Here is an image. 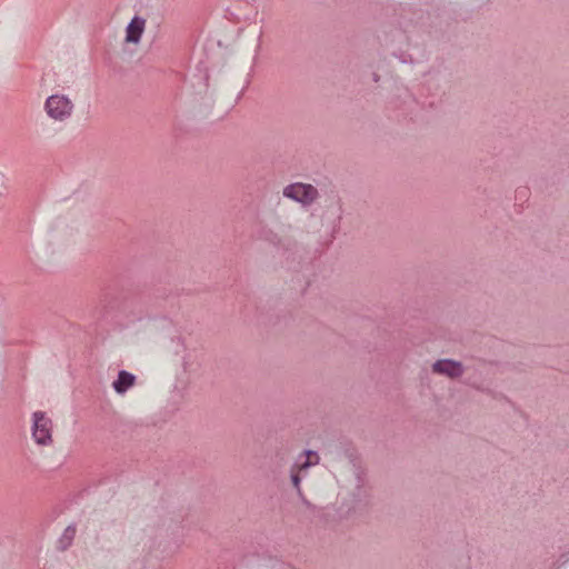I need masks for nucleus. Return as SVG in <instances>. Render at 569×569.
Segmentation results:
<instances>
[{"mask_svg":"<svg viewBox=\"0 0 569 569\" xmlns=\"http://www.w3.org/2000/svg\"><path fill=\"white\" fill-rule=\"evenodd\" d=\"M72 101L64 94H52L47 98L44 109L49 118L56 121L69 119L73 112Z\"/></svg>","mask_w":569,"mask_h":569,"instance_id":"nucleus-1","label":"nucleus"},{"mask_svg":"<svg viewBox=\"0 0 569 569\" xmlns=\"http://www.w3.org/2000/svg\"><path fill=\"white\" fill-rule=\"evenodd\" d=\"M32 437L40 446L52 443V420L43 411H36L32 415Z\"/></svg>","mask_w":569,"mask_h":569,"instance_id":"nucleus-2","label":"nucleus"},{"mask_svg":"<svg viewBox=\"0 0 569 569\" xmlns=\"http://www.w3.org/2000/svg\"><path fill=\"white\" fill-rule=\"evenodd\" d=\"M283 196L303 206H309L317 200L319 192L312 184L296 182L283 189Z\"/></svg>","mask_w":569,"mask_h":569,"instance_id":"nucleus-3","label":"nucleus"},{"mask_svg":"<svg viewBox=\"0 0 569 569\" xmlns=\"http://www.w3.org/2000/svg\"><path fill=\"white\" fill-rule=\"evenodd\" d=\"M432 369L437 373L445 375L449 378H459L463 375V366L461 362L451 359L437 360Z\"/></svg>","mask_w":569,"mask_h":569,"instance_id":"nucleus-4","label":"nucleus"},{"mask_svg":"<svg viewBox=\"0 0 569 569\" xmlns=\"http://www.w3.org/2000/svg\"><path fill=\"white\" fill-rule=\"evenodd\" d=\"M146 26V20L141 17H133L127 26L126 41L138 43L141 39Z\"/></svg>","mask_w":569,"mask_h":569,"instance_id":"nucleus-5","label":"nucleus"},{"mask_svg":"<svg viewBox=\"0 0 569 569\" xmlns=\"http://www.w3.org/2000/svg\"><path fill=\"white\" fill-rule=\"evenodd\" d=\"M136 382V376L126 370H120L118 378L113 381L112 387L119 395L124 393Z\"/></svg>","mask_w":569,"mask_h":569,"instance_id":"nucleus-6","label":"nucleus"},{"mask_svg":"<svg viewBox=\"0 0 569 569\" xmlns=\"http://www.w3.org/2000/svg\"><path fill=\"white\" fill-rule=\"evenodd\" d=\"M76 525H69L58 540V549L61 551L67 550L73 542L76 537Z\"/></svg>","mask_w":569,"mask_h":569,"instance_id":"nucleus-7","label":"nucleus"},{"mask_svg":"<svg viewBox=\"0 0 569 569\" xmlns=\"http://www.w3.org/2000/svg\"><path fill=\"white\" fill-rule=\"evenodd\" d=\"M303 453L308 457V459L301 465V468H308L309 466L318 462L319 457L316 451L306 450Z\"/></svg>","mask_w":569,"mask_h":569,"instance_id":"nucleus-8","label":"nucleus"},{"mask_svg":"<svg viewBox=\"0 0 569 569\" xmlns=\"http://www.w3.org/2000/svg\"><path fill=\"white\" fill-rule=\"evenodd\" d=\"M291 481H292L293 487L300 493L301 489H300V477H299V475L298 473H292L291 475Z\"/></svg>","mask_w":569,"mask_h":569,"instance_id":"nucleus-9","label":"nucleus"},{"mask_svg":"<svg viewBox=\"0 0 569 569\" xmlns=\"http://www.w3.org/2000/svg\"><path fill=\"white\" fill-rule=\"evenodd\" d=\"M518 192H519V193H523V194H526V193H527V190H519Z\"/></svg>","mask_w":569,"mask_h":569,"instance_id":"nucleus-10","label":"nucleus"}]
</instances>
